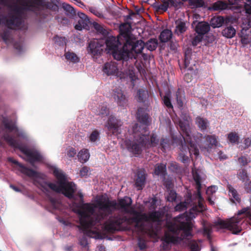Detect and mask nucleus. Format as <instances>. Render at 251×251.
I'll list each match as a JSON object with an SVG mask.
<instances>
[{
  "label": "nucleus",
  "mask_w": 251,
  "mask_h": 251,
  "mask_svg": "<svg viewBox=\"0 0 251 251\" xmlns=\"http://www.w3.org/2000/svg\"><path fill=\"white\" fill-rule=\"evenodd\" d=\"M132 199L126 196L123 198L116 200H110L109 198L99 199L96 201L95 207L98 209V212H95L94 207L91 203L83 204V210L79 211L81 216V225L84 227H87L90 225H101V222H105L104 228L108 232L114 233L118 230L120 226L126 221L125 216L120 214H113L117 210H121L123 212L131 206Z\"/></svg>",
  "instance_id": "f257e3e1"
},
{
  "label": "nucleus",
  "mask_w": 251,
  "mask_h": 251,
  "mask_svg": "<svg viewBox=\"0 0 251 251\" xmlns=\"http://www.w3.org/2000/svg\"><path fill=\"white\" fill-rule=\"evenodd\" d=\"M21 6L18 5H10L11 12L5 18L6 26L11 29L19 28L23 23L22 15L25 11L34 13L40 22L48 20L51 16L50 11L58 10L59 1L58 0H22Z\"/></svg>",
  "instance_id": "f03ea898"
},
{
  "label": "nucleus",
  "mask_w": 251,
  "mask_h": 251,
  "mask_svg": "<svg viewBox=\"0 0 251 251\" xmlns=\"http://www.w3.org/2000/svg\"><path fill=\"white\" fill-rule=\"evenodd\" d=\"M136 118L141 125L135 124L133 126V140L127 139L125 141L127 150L135 156L141 154L143 149L156 147L159 142L156 134L145 133L146 126L149 124V116L144 108L139 107L138 109Z\"/></svg>",
  "instance_id": "7ed1b4c3"
},
{
  "label": "nucleus",
  "mask_w": 251,
  "mask_h": 251,
  "mask_svg": "<svg viewBox=\"0 0 251 251\" xmlns=\"http://www.w3.org/2000/svg\"><path fill=\"white\" fill-rule=\"evenodd\" d=\"M53 174L58 180V185L51 182L39 181V186L42 190L45 193H48L49 187L56 193L63 194L69 199L75 200L74 196L76 190L75 185L72 182L67 181L66 177L61 170L55 168Z\"/></svg>",
  "instance_id": "20e7f679"
},
{
  "label": "nucleus",
  "mask_w": 251,
  "mask_h": 251,
  "mask_svg": "<svg viewBox=\"0 0 251 251\" xmlns=\"http://www.w3.org/2000/svg\"><path fill=\"white\" fill-rule=\"evenodd\" d=\"M189 212L180 215V218L185 219L186 222H180L178 224L172 222L167 224L168 229L176 236L165 233L163 241L166 244L176 243L179 240H182L188 237L192 236L191 231L193 229L192 224L190 222L193 218L188 219Z\"/></svg>",
  "instance_id": "39448f33"
},
{
  "label": "nucleus",
  "mask_w": 251,
  "mask_h": 251,
  "mask_svg": "<svg viewBox=\"0 0 251 251\" xmlns=\"http://www.w3.org/2000/svg\"><path fill=\"white\" fill-rule=\"evenodd\" d=\"M178 126L184 140V142L181 141L179 143L181 152L179 153L178 157L181 162L186 164L188 163L189 159L185 152L187 153L188 151L190 154L193 153L198 156L199 155V150L197 145L191 140L190 127L188 122L179 120Z\"/></svg>",
  "instance_id": "423d86ee"
},
{
  "label": "nucleus",
  "mask_w": 251,
  "mask_h": 251,
  "mask_svg": "<svg viewBox=\"0 0 251 251\" xmlns=\"http://www.w3.org/2000/svg\"><path fill=\"white\" fill-rule=\"evenodd\" d=\"M144 43L142 40L136 42V44H130L125 46L126 42L121 47H118L115 50L111 53L114 58L117 60H127L129 58H136L138 54L141 53L144 49Z\"/></svg>",
  "instance_id": "0eeeda50"
},
{
  "label": "nucleus",
  "mask_w": 251,
  "mask_h": 251,
  "mask_svg": "<svg viewBox=\"0 0 251 251\" xmlns=\"http://www.w3.org/2000/svg\"><path fill=\"white\" fill-rule=\"evenodd\" d=\"M4 139L11 147L18 149L27 158V160L31 164L36 162H41L43 160L42 155L37 151L29 149L23 146L17 140L10 135L6 134L4 135Z\"/></svg>",
  "instance_id": "6e6552de"
},
{
  "label": "nucleus",
  "mask_w": 251,
  "mask_h": 251,
  "mask_svg": "<svg viewBox=\"0 0 251 251\" xmlns=\"http://www.w3.org/2000/svg\"><path fill=\"white\" fill-rule=\"evenodd\" d=\"M192 175L194 181L196 182L197 188L196 197L198 199V204L194 205L189 210V216L188 219L195 218L198 214L205 210V206L203 203V200L201 193V177L197 171L192 170Z\"/></svg>",
  "instance_id": "1a4fd4ad"
},
{
  "label": "nucleus",
  "mask_w": 251,
  "mask_h": 251,
  "mask_svg": "<svg viewBox=\"0 0 251 251\" xmlns=\"http://www.w3.org/2000/svg\"><path fill=\"white\" fill-rule=\"evenodd\" d=\"M104 41L94 39L90 42L87 50L94 58H97L101 55L103 50Z\"/></svg>",
  "instance_id": "9d476101"
},
{
  "label": "nucleus",
  "mask_w": 251,
  "mask_h": 251,
  "mask_svg": "<svg viewBox=\"0 0 251 251\" xmlns=\"http://www.w3.org/2000/svg\"><path fill=\"white\" fill-rule=\"evenodd\" d=\"M131 26L129 23L123 24L120 26V35L124 38V42H126V47L129 45L130 44H136V42L139 41L131 37Z\"/></svg>",
  "instance_id": "9b49d317"
},
{
  "label": "nucleus",
  "mask_w": 251,
  "mask_h": 251,
  "mask_svg": "<svg viewBox=\"0 0 251 251\" xmlns=\"http://www.w3.org/2000/svg\"><path fill=\"white\" fill-rule=\"evenodd\" d=\"M190 57L189 53H185V57L184 59V68H187L188 71H190L186 73L184 76V80L187 83L191 82L193 77L194 75H196L197 72V69L195 67V64H194V66L191 64L190 63Z\"/></svg>",
  "instance_id": "f8f14e48"
},
{
  "label": "nucleus",
  "mask_w": 251,
  "mask_h": 251,
  "mask_svg": "<svg viewBox=\"0 0 251 251\" xmlns=\"http://www.w3.org/2000/svg\"><path fill=\"white\" fill-rule=\"evenodd\" d=\"M8 160L11 163L17 165L19 167V171L28 177L31 178H41V174L40 173L25 167L18 161L12 158H9Z\"/></svg>",
  "instance_id": "ddd939ff"
},
{
  "label": "nucleus",
  "mask_w": 251,
  "mask_h": 251,
  "mask_svg": "<svg viewBox=\"0 0 251 251\" xmlns=\"http://www.w3.org/2000/svg\"><path fill=\"white\" fill-rule=\"evenodd\" d=\"M124 213L133 215V217L130 218V220H131L133 223L136 224V227L140 228H143L144 227V224L142 223V215L143 213L136 210L131 206L128 207Z\"/></svg>",
  "instance_id": "4468645a"
},
{
  "label": "nucleus",
  "mask_w": 251,
  "mask_h": 251,
  "mask_svg": "<svg viewBox=\"0 0 251 251\" xmlns=\"http://www.w3.org/2000/svg\"><path fill=\"white\" fill-rule=\"evenodd\" d=\"M121 122L112 116H110L107 121V126L108 131L112 135H117L120 133Z\"/></svg>",
  "instance_id": "2eb2a0df"
},
{
  "label": "nucleus",
  "mask_w": 251,
  "mask_h": 251,
  "mask_svg": "<svg viewBox=\"0 0 251 251\" xmlns=\"http://www.w3.org/2000/svg\"><path fill=\"white\" fill-rule=\"evenodd\" d=\"M164 213L160 211H153L148 214L143 213L142 215V222H159L161 221Z\"/></svg>",
  "instance_id": "dca6fc26"
},
{
  "label": "nucleus",
  "mask_w": 251,
  "mask_h": 251,
  "mask_svg": "<svg viewBox=\"0 0 251 251\" xmlns=\"http://www.w3.org/2000/svg\"><path fill=\"white\" fill-rule=\"evenodd\" d=\"M112 97L119 106L124 107L127 105V100L121 89L119 88L114 89Z\"/></svg>",
  "instance_id": "f3484780"
},
{
  "label": "nucleus",
  "mask_w": 251,
  "mask_h": 251,
  "mask_svg": "<svg viewBox=\"0 0 251 251\" xmlns=\"http://www.w3.org/2000/svg\"><path fill=\"white\" fill-rule=\"evenodd\" d=\"M104 43L106 46V49L108 50V52L109 53L115 50L118 47L122 45L119 38L112 36L107 37L104 42Z\"/></svg>",
  "instance_id": "a211bd4d"
},
{
  "label": "nucleus",
  "mask_w": 251,
  "mask_h": 251,
  "mask_svg": "<svg viewBox=\"0 0 251 251\" xmlns=\"http://www.w3.org/2000/svg\"><path fill=\"white\" fill-rule=\"evenodd\" d=\"M176 99L177 107L179 109L182 110L187 103L184 91L178 88L176 93Z\"/></svg>",
  "instance_id": "6ab92c4d"
},
{
  "label": "nucleus",
  "mask_w": 251,
  "mask_h": 251,
  "mask_svg": "<svg viewBox=\"0 0 251 251\" xmlns=\"http://www.w3.org/2000/svg\"><path fill=\"white\" fill-rule=\"evenodd\" d=\"M102 70L107 75H114L118 72L117 64L114 62H106L105 63Z\"/></svg>",
  "instance_id": "aec40b11"
},
{
  "label": "nucleus",
  "mask_w": 251,
  "mask_h": 251,
  "mask_svg": "<svg viewBox=\"0 0 251 251\" xmlns=\"http://www.w3.org/2000/svg\"><path fill=\"white\" fill-rule=\"evenodd\" d=\"M146 174L144 171H139L137 173V178L135 180V186L139 190H142L145 185Z\"/></svg>",
  "instance_id": "412c9836"
},
{
  "label": "nucleus",
  "mask_w": 251,
  "mask_h": 251,
  "mask_svg": "<svg viewBox=\"0 0 251 251\" xmlns=\"http://www.w3.org/2000/svg\"><path fill=\"white\" fill-rule=\"evenodd\" d=\"M210 30V25L205 22H199L196 26L195 31L198 34L203 35Z\"/></svg>",
  "instance_id": "4be33fe9"
},
{
  "label": "nucleus",
  "mask_w": 251,
  "mask_h": 251,
  "mask_svg": "<svg viewBox=\"0 0 251 251\" xmlns=\"http://www.w3.org/2000/svg\"><path fill=\"white\" fill-rule=\"evenodd\" d=\"M77 195L78 196V197L80 198V206H79V209L77 211V213L80 216V218H79V222H80V225L79 226H78V227L79 228V230H81L82 231H83V232L85 231V232H87L88 231V232H90V230H88V229L89 228H91L94 226H95L96 225H90L89 226H88L87 227H86V228H84L81 225V216L79 214V211H81V210H83V208H82V206L83 205V204H84V203H83L84 201H83V194L81 193H78L77 194ZM86 203H85V204H86Z\"/></svg>",
  "instance_id": "5701e85b"
},
{
  "label": "nucleus",
  "mask_w": 251,
  "mask_h": 251,
  "mask_svg": "<svg viewBox=\"0 0 251 251\" xmlns=\"http://www.w3.org/2000/svg\"><path fill=\"white\" fill-rule=\"evenodd\" d=\"M227 190L228 192V195L231 197L230 198L231 201L235 203V201L238 202H240L241 201V199L240 198V196L238 194L237 190L233 188L230 184H228L227 185Z\"/></svg>",
  "instance_id": "b1692460"
},
{
  "label": "nucleus",
  "mask_w": 251,
  "mask_h": 251,
  "mask_svg": "<svg viewBox=\"0 0 251 251\" xmlns=\"http://www.w3.org/2000/svg\"><path fill=\"white\" fill-rule=\"evenodd\" d=\"M227 21L228 20L227 19L225 20L222 16H218L217 17H214L211 18L210 21V25L214 28L220 27L222 26L224 23H225L226 25H227Z\"/></svg>",
  "instance_id": "393cba45"
},
{
  "label": "nucleus",
  "mask_w": 251,
  "mask_h": 251,
  "mask_svg": "<svg viewBox=\"0 0 251 251\" xmlns=\"http://www.w3.org/2000/svg\"><path fill=\"white\" fill-rule=\"evenodd\" d=\"M176 26L175 30V33L177 35L183 34L187 29L188 27L186 23L181 20L176 21Z\"/></svg>",
  "instance_id": "a878e982"
},
{
  "label": "nucleus",
  "mask_w": 251,
  "mask_h": 251,
  "mask_svg": "<svg viewBox=\"0 0 251 251\" xmlns=\"http://www.w3.org/2000/svg\"><path fill=\"white\" fill-rule=\"evenodd\" d=\"M228 22L229 20H228L227 23ZM226 25V26L222 30V34L227 38H233L236 34V30L232 25L228 26L227 25Z\"/></svg>",
  "instance_id": "bb28decb"
},
{
  "label": "nucleus",
  "mask_w": 251,
  "mask_h": 251,
  "mask_svg": "<svg viewBox=\"0 0 251 251\" xmlns=\"http://www.w3.org/2000/svg\"><path fill=\"white\" fill-rule=\"evenodd\" d=\"M172 31L168 29H165L160 33L159 39L161 42L166 43L172 39Z\"/></svg>",
  "instance_id": "cd10ccee"
},
{
  "label": "nucleus",
  "mask_w": 251,
  "mask_h": 251,
  "mask_svg": "<svg viewBox=\"0 0 251 251\" xmlns=\"http://www.w3.org/2000/svg\"><path fill=\"white\" fill-rule=\"evenodd\" d=\"M154 174L156 176H160L165 177L167 175L166 164L163 163L157 164L155 167Z\"/></svg>",
  "instance_id": "c85d7f7f"
},
{
  "label": "nucleus",
  "mask_w": 251,
  "mask_h": 251,
  "mask_svg": "<svg viewBox=\"0 0 251 251\" xmlns=\"http://www.w3.org/2000/svg\"><path fill=\"white\" fill-rule=\"evenodd\" d=\"M157 139H159L158 138ZM158 140L159 141V140ZM171 142V140L169 138L162 137L160 141V144H159V142L158 144L156 147L159 145L161 150L163 152H166L167 150H168L170 148Z\"/></svg>",
  "instance_id": "c756f323"
},
{
  "label": "nucleus",
  "mask_w": 251,
  "mask_h": 251,
  "mask_svg": "<svg viewBox=\"0 0 251 251\" xmlns=\"http://www.w3.org/2000/svg\"><path fill=\"white\" fill-rule=\"evenodd\" d=\"M176 0H161L162 4L158 5V10H161L165 12L168 10L169 6H174L176 5Z\"/></svg>",
  "instance_id": "7c9ffc66"
},
{
  "label": "nucleus",
  "mask_w": 251,
  "mask_h": 251,
  "mask_svg": "<svg viewBox=\"0 0 251 251\" xmlns=\"http://www.w3.org/2000/svg\"><path fill=\"white\" fill-rule=\"evenodd\" d=\"M144 45V48L145 47L147 50L150 51H153L155 50L158 45V41L156 38H152L148 41L146 43H145L143 41H142Z\"/></svg>",
  "instance_id": "2f4dec72"
},
{
  "label": "nucleus",
  "mask_w": 251,
  "mask_h": 251,
  "mask_svg": "<svg viewBox=\"0 0 251 251\" xmlns=\"http://www.w3.org/2000/svg\"><path fill=\"white\" fill-rule=\"evenodd\" d=\"M196 123L201 130H206L209 124L207 119L201 117H197L196 118Z\"/></svg>",
  "instance_id": "473e14b6"
},
{
  "label": "nucleus",
  "mask_w": 251,
  "mask_h": 251,
  "mask_svg": "<svg viewBox=\"0 0 251 251\" xmlns=\"http://www.w3.org/2000/svg\"><path fill=\"white\" fill-rule=\"evenodd\" d=\"M78 160L81 163L86 162L90 157L89 151L87 149H84L81 150L77 155Z\"/></svg>",
  "instance_id": "72a5a7b5"
},
{
  "label": "nucleus",
  "mask_w": 251,
  "mask_h": 251,
  "mask_svg": "<svg viewBox=\"0 0 251 251\" xmlns=\"http://www.w3.org/2000/svg\"><path fill=\"white\" fill-rule=\"evenodd\" d=\"M138 101L140 102H144L148 98V91L143 89H139L137 92Z\"/></svg>",
  "instance_id": "f704fd0d"
},
{
  "label": "nucleus",
  "mask_w": 251,
  "mask_h": 251,
  "mask_svg": "<svg viewBox=\"0 0 251 251\" xmlns=\"http://www.w3.org/2000/svg\"><path fill=\"white\" fill-rule=\"evenodd\" d=\"M227 7V4L223 1H218L214 3L212 9L214 11L226 9Z\"/></svg>",
  "instance_id": "c9c22d12"
},
{
  "label": "nucleus",
  "mask_w": 251,
  "mask_h": 251,
  "mask_svg": "<svg viewBox=\"0 0 251 251\" xmlns=\"http://www.w3.org/2000/svg\"><path fill=\"white\" fill-rule=\"evenodd\" d=\"M2 124L4 126L5 129L9 130L10 132H12L16 130L17 126L12 121H8L6 119H4L2 121Z\"/></svg>",
  "instance_id": "e433bc0d"
},
{
  "label": "nucleus",
  "mask_w": 251,
  "mask_h": 251,
  "mask_svg": "<svg viewBox=\"0 0 251 251\" xmlns=\"http://www.w3.org/2000/svg\"><path fill=\"white\" fill-rule=\"evenodd\" d=\"M204 5L203 0H189V5L192 8L202 7Z\"/></svg>",
  "instance_id": "4c0bfd02"
},
{
  "label": "nucleus",
  "mask_w": 251,
  "mask_h": 251,
  "mask_svg": "<svg viewBox=\"0 0 251 251\" xmlns=\"http://www.w3.org/2000/svg\"><path fill=\"white\" fill-rule=\"evenodd\" d=\"M237 176L238 178L242 182H245L246 180H249L248 172L244 169L239 170L237 173Z\"/></svg>",
  "instance_id": "58836bf2"
},
{
  "label": "nucleus",
  "mask_w": 251,
  "mask_h": 251,
  "mask_svg": "<svg viewBox=\"0 0 251 251\" xmlns=\"http://www.w3.org/2000/svg\"><path fill=\"white\" fill-rule=\"evenodd\" d=\"M78 15L79 19L78 20V23L81 25L82 26L86 27L88 25L89 19L87 16L83 13H78Z\"/></svg>",
  "instance_id": "ea45409f"
},
{
  "label": "nucleus",
  "mask_w": 251,
  "mask_h": 251,
  "mask_svg": "<svg viewBox=\"0 0 251 251\" xmlns=\"http://www.w3.org/2000/svg\"><path fill=\"white\" fill-rule=\"evenodd\" d=\"M205 140L208 144V148H211L213 146H216L217 144V140L215 135H207L205 137Z\"/></svg>",
  "instance_id": "a19ab883"
},
{
  "label": "nucleus",
  "mask_w": 251,
  "mask_h": 251,
  "mask_svg": "<svg viewBox=\"0 0 251 251\" xmlns=\"http://www.w3.org/2000/svg\"><path fill=\"white\" fill-rule=\"evenodd\" d=\"M62 7L67 12V15L73 17L75 15V11L74 8L70 4L64 3L62 4Z\"/></svg>",
  "instance_id": "79ce46f5"
},
{
  "label": "nucleus",
  "mask_w": 251,
  "mask_h": 251,
  "mask_svg": "<svg viewBox=\"0 0 251 251\" xmlns=\"http://www.w3.org/2000/svg\"><path fill=\"white\" fill-rule=\"evenodd\" d=\"M66 59L70 60L74 63H76L79 61V58L77 55L74 52H67L65 54Z\"/></svg>",
  "instance_id": "37998d69"
},
{
  "label": "nucleus",
  "mask_w": 251,
  "mask_h": 251,
  "mask_svg": "<svg viewBox=\"0 0 251 251\" xmlns=\"http://www.w3.org/2000/svg\"><path fill=\"white\" fill-rule=\"evenodd\" d=\"M228 140L232 144L238 143L239 142V137L237 133L235 132H230L228 134Z\"/></svg>",
  "instance_id": "c03bdc74"
},
{
  "label": "nucleus",
  "mask_w": 251,
  "mask_h": 251,
  "mask_svg": "<svg viewBox=\"0 0 251 251\" xmlns=\"http://www.w3.org/2000/svg\"><path fill=\"white\" fill-rule=\"evenodd\" d=\"M109 109L106 105H101L97 111V115L102 117L107 116L109 114Z\"/></svg>",
  "instance_id": "a18cd8bd"
},
{
  "label": "nucleus",
  "mask_w": 251,
  "mask_h": 251,
  "mask_svg": "<svg viewBox=\"0 0 251 251\" xmlns=\"http://www.w3.org/2000/svg\"><path fill=\"white\" fill-rule=\"evenodd\" d=\"M212 229L211 226H206L205 225H203V234L204 235L206 236L208 239L210 240L211 238V234Z\"/></svg>",
  "instance_id": "49530a36"
},
{
  "label": "nucleus",
  "mask_w": 251,
  "mask_h": 251,
  "mask_svg": "<svg viewBox=\"0 0 251 251\" xmlns=\"http://www.w3.org/2000/svg\"><path fill=\"white\" fill-rule=\"evenodd\" d=\"M188 205V202L186 201L181 202L177 204L175 207V210L176 211H182L185 210Z\"/></svg>",
  "instance_id": "de8ad7c7"
},
{
  "label": "nucleus",
  "mask_w": 251,
  "mask_h": 251,
  "mask_svg": "<svg viewBox=\"0 0 251 251\" xmlns=\"http://www.w3.org/2000/svg\"><path fill=\"white\" fill-rule=\"evenodd\" d=\"M163 104L168 108L173 109V105L171 102L170 97L167 95H165L163 99Z\"/></svg>",
  "instance_id": "09e8293b"
},
{
  "label": "nucleus",
  "mask_w": 251,
  "mask_h": 251,
  "mask_svg": "<svg viewBox=\"0 0 251 251\" xmlns=\"http://www.w3.org/2000/svg\"><path fill=\"white\" fill-rule=\"evenodd\" d=\"M95 29L99 33L104 34L106 32V30L103 27V26L98 23H95L94 24Z\"/></svg>",
  "instance_id": "8fccbe9b"
},
{
  "label": "nucleus",
  "mask_w": 251,
  "mask_h": 251,
  "mask_svg": "<svg viewBox=\"0 0 251 251\" xmlns=\"http://www.w3.org/2000/svg\"><path fill=\"white\" fill-rule=\"evenodd\" d=\"M54 41L59 46H63L66 42V38L65 37H59L56 35L54 37Z\"/></svg>",
  "instance_id": "3c124183"
},
{
  "label": "nucleus",
  "mask_w": 251,
  "mask_h": 251,
  "mask_svg": "<svg viewBox=\"0 0 251 251\" xmlns=\"http://www.w3.org/2000/svg\"><path fill=\"white\" fill-rule=\"evenodd\" d=\"M100 133L97 130H94L92 133L90 134L89 137V139L91 142H94L96 141V140L99 137Z\"/></svg>",
  "instance_id": "603ef678"
},
{
  "label": "nucleus",
  "mask_w": 251,
  "mask_h": 251,
  "mask_svg": "<svg viewBox=\"0 0 251 251\" xmlns=\"http://www.w3.org/2000/svg\"><path fill=\"white\" fill-rule=\"evenodd\" d=\"M49 199L51 206L54 209H57L59 208L60 204L56 199L49 197Z\"/></svg>",
  "instance_id": "864d4df0"
},
{
  "label": "nucleus",
  "mask_w": 251,
  "mask_h": 251,
  "mask_svg": "<svg viewBox=\"0 0 251 251\" xmlns=\"http://www.w3.org/2000/svg\"><path fill=\"white\" fill-rule=\"evenodd\" d=\"M202 39V35L198 34V35L195 36L192 41V44L193 46H196L198 44L200 43Z\"/></svg>",
  "instance_id": "5fc2aeb1"
},
{
  "label": "nucleus",
  "mask_w": 251,
  "mask_h": 251,
  "mask_svg": "<svg viewBox=\"0 0 251 251\" xmlns=\"http://www.w3.org/2000/svg\"><path fill=\"white\" fill-rule=\"evenodd\" d=\"M176 193L174 191H170L167 197L168 201L173 202L176 200Z\"/></svg>",
  "instance_id": "6e6d98bb"
},
{
  "label": "nucleus",
  "mask_w": 251,
  "mask_h": 251,
  "mask_svg": "<svg viewBox=\"0 0 251 251\" xmlns=\"http://www.w3.org/2000/svg\"><path fill=\"white\" fill-rule=\"evenodd\" d=\"M238 161L241 164V165L243 166H245L247 165L250 161L248 160V158L244 156H242L238 158Z\"/></svg>",
  "instance_id": "4d7b16f0"
},
{
  "label": "nucleus",
  "mask_w": 251,
  "mask_h": 251,
  "mask_svg": "<svg viewBox=\"0 0 251 251\" xmlns=\"http://www.w3.org/2000/svg\"><path fill=\"white\" fill-rule=\"evenodd\" d=\"M15 132L16 133L17 136L19 137H21L23 139L26 138V135L25 132L23 130H20L17 127L15 130Z\"/></svg>",
  "instance_id": "13d9d810"
},
{
  "label": "nucleus",
  "mask_w": 251,
  "mask_h": 251,
  "mask_svg": "<svg viewBox=\"0 0 251 251\" xmlns=\"http://www.w3.org/2000/svg\"><path fill=\"white\" fill-rule=\"evenodd\" d=\"M244 146H243V148L241 150H245L248 148L251 145V138H245L243 141Z\"/></svg>",
  "instance_id": "bf43d9fd"
},
{
  "label": "nucleus",
  "mask_w": 251,
  "mask_h": 251,
  "mask_svg": "<svg viewBox=\"0 0 251 251\" xmlns=\"http://www.w3.org/2000/svg\"><path fill=\"white\" fill-rule=\"evenodd\" d=\"M1 37L3 40L7 43L9 41L10 38V33L8 31H4L1 35Z\"/></svg>",
  "instance_id": "052dcab7"
},
{
  "label": "nucleus",
  "mask_w": 251,
  "mask_h": 251,
  "mask_svg": "<svg viewBox=\"0 0 251 251\" xmlns=\"http://www.w3.org/2000/svg\"><path fill=\"white\" fill-rule=\"evenodd\" d=\"M76 151L75 150V149H74L73 147L69 148V150L67 151V155L69 157H73L76 155Z\"/></svg>",
  "instance_id": "680f3d73"
},
{
  "label": "nucleus",
  "mask_w": 251,
  "mask_h": 251,
  "mask_svg": "<svg viewBox=\"0 0 251 251\" xmlns=\"http://www.w3.org/2000/svg\"><path fill=\"white\" fill-rule=\"evenodd\" d=\"M79 244L83 247H86L88 245L87 240L85 236H83L79 239Z\"/></svg>",
  "instance_id": "e2e57ef3"
},
{
  "label": "nucleus",
  "mask_w": 251,
  "mask_h": 251,
  "mask_svg": "<svg viewBox=\"0 0 251 251\" xmlns=\"http://www.w3.org/2000/svg\"><path fill=\"white\" fill-rule=\"evenodd\" d=\"M89 170L88 167L84 166L81 168V169L80 170V175L81 176H85L87 175V174L88 173Z\"/></svg>",
  "instance_id": "0e129e2a"
},
{
  "label": "nucleus",
  "mask_w": 251,
  "mask_h": 251,
  "mask_svg": "<svg viewBox=\"0 0 251 251\" xmlns=\"http://www.w3.org/2000/svg\"><path fill=\"white\" fill-rule=\"evenodd\" d=\"M157 199L155 197L151 199V202L150 208L151 209H155L156 208Z\"/></svg>",
  "instance_id": "69168bd1"
},
{
  "label": "nucleus",
  "mask_w": 251,
  "mask_h": 251,
  "mask_svg": "<svg viewBox=\"0 0 251 251\" xmlns=\"http://www.w3.org/2000/svg\"><path fill=\"white\" fill-rule=\"evenodd\" d=\"M245 189L247 193L251 194V181L245 183Z\"/></svg>",
  "instance_id": "338daca9"
},
{
  "label": "nucleus",
  "mask_w": 251,
  "mask_h": 251,
  "mask_svg": "<svg viewBox=\"0 0 251 251\" xmlns=\"http://www.w3.org/2000/svg\"><path fill=\"white\" fill-rule=\"evenodd\" d=\"M218 154L220 160H225L227 158L226 155L224 154L223 152L221 151L218 152Z\"/></svg>",
  "instance_id": "774afa93"
}]
</instances>
